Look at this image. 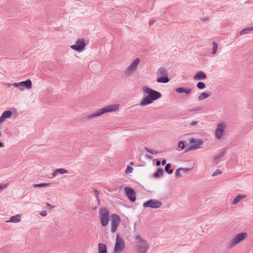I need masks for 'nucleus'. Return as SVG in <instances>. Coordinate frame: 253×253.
I'll return each mask as SVG.
<instances>
[{"label":"nucleus","instance_id":"4","mask_svg":"<svg viewBox=\"0 0 253 253\" xmlns=\"http://www.w3.org/2000/svg\"><path fill=\"white\" fill-rule=\"evenodd\" d=\"M157 75L160 76L157 78V82L161 83H167L169 81L168 73L165 68L161 67L157 71Z\"/></svg>","mask_w":253,"mask_h":253},{"label":"nucleus","instance_id":"24","mask_svg":"<svg viewBox=\"0 0 253 253\" xmlns=\"http://www.w3.org/2000/svg\"><path fill=\"white\" fill-rule=\"evenodd\" d=\"M210 96V94L209 93H207L206 92H202L198 96V100L201 101L204 99L207 98V97H209Z\"/></svg>","mask_w":253,"mask_h":253},{"label":"nucleus","instance_id":"1","mask_svg":"<svg viewBox=\"0 0 253 253\" xmlns=\"http://www.w3.org/2000/svg\"><path fill=\"white\" fill-rule=\"evenodd\" d=\"M142 90L144 92L147 93V95L141 100L140 103L141 106L150 104L154 101L160 98L162 96L160 92L153 89L148 86H144L142 88Z\"/></svg>","mask_w":253,"mask_h":253},{"label":"nucleus","instance_id":"26","mask_svg":"<svg viewBox=\"0 0 253 253\" xmlns=\"http://www.w3.org/2000/svg\"><path fill=\"white\" fill-rule=\"evenodd\" d=\"M165 171L168 174H170L173 172V170L171 169V165L170 164H166L165 168Z\"/></svg>","mask_w":253,"mask_h":253},{"label":"nucleus","instance_id":"27","mask_svg":"<svg viewBox=\"0 0 253 253\" xmlns=\"http://www.w3.org/2000/svg\"><path fill=\"white\" fill-rule=\"evenodd\" d=\"M196 86L199 89H203L206 87V84L204 82H199L197 84Z\"/></svg>","mask_w":253,"mask_h":253},{"label":"nucleus","instance_id":"8","mask_svg":"<svg viewBox=\"0 0 253 253\" xmlns=\"http://www.w3.org/2000/svg\"><path fill=\"white\" fill-rule=\"evenodd\" d=\"M140 63V59L138 58L131 63V64L126 69L125 74L127 76L131 75V73L135 71L137 69V66Z\"/></svg>","mask_w":253,"mask_h":253},{"label":"nucleus","instance_id":"11","mask_svg":"<svg viewBox=\"0 0 253 253\" xmlns=\"http://www.w3.org/2000/svg\"><path fill=\"white\" fill-rule=\"evenodd\" d=\"M125 246V244L124 241L120 237L119 235H117L114 253H119L120 252H122L124 250Z\"/></svg>","mask_w":253,"mask_h":253},{"label":"nucleus","instance_id":"47","mask_svg":"<svg viewBox=\"0 0 253 253\" xmlns=\"http://www.w3.org/2000/svg\"><path fill=\"white\" fill-rule=\"evenodd\" d=\"M97 202H98V204H100V201H99V198L97 199Z\"/></svg>","mask_w":253,"mask_h":253},{"label":"nucleus","instance_id":"13","mask_svg":"<svg viewBox=\"0 0 253 253\" xmlns=\"http://www.w3.org/2000/svg\"><path fill=\"white\" fill-rule=\"evenodd\" d=\"M225 126V125L223 123L217 125L215 131V136L217 139H220L222 137Z\"/></svg>","mask_w":253,"mask_h":253},{"label":"nucleus","instance_id":"38","mask_svg":"<svg viewBox=\"0 0 253 253\" xmlns=\"http://www.w3.org/2000/svg\"><path fill=\"white\" fill-rule=\"evenodd\" d=\"M94 193L95 197H96V199H98V197H99L98 195L99 194L98 191L97 189H94Z\"/></svg>","mask_w":253,"mask_h":253},{"label":"nucleus","instance_id":"29","mask_svg":"<svg viewBox=\"0 0 253 253\" xmlns=\"http://www.w3.org/2000/svg\"><path fill=\"white\" fill-rule=\"evenodd\" d=\"M212 45H213V47H212V51L211 54H214L217 52V50L218 49V44L216 42H213Z\"/></svg>","mask_w":253,"mask_h":253},{"label":"nucleus","instance_id":"25","mask_svg":"<svg viewBox=\"0 0 253 253\" xmlns=\"http://www.w3.org/2000/svg\"><path fill=\"white\" fill-rule=\"evenodd\" d=\"M251 31H253V26L245 28L240 32V34L241 35H245L249 33Z\"/></svg>","mask_w":253,"mask_h":253},{"label":"nucleus","instance_id":"18","mask_svg":"<svg viewBox=\"0 0 253 253\" xmlns=\"http://www.w3.org/2000/svg\"><path fill=\"white\" fill-rule=\"evenodd\" d=\"M12 115V112L11 111H5L3 112L0 117V123L2 122L5 119L9 118Z\"/></svg>","mask_w":253,"mask_h":253},{"label":"nucleus","instance_id":"43","mask_svg":"<svg viewBox=\"0 0 253 253\" xmlns=\"http://www.w3.org/2000/svg\"><path fill=\"white\" fill-rule=\"evenodd\" d=\"M166 163H167V161L165 159H163L161 162V164L163 166L166 165Z\"/></svg>","mask_w":253,"mask_h":253},{"label":"nucleus","instance_id":"33","mask_svg":"<svg viewBox=\"0 0 253 253\" xmlns=\"http://www.w3.org/2000/svg\"><path fill=\"white\" fill-rule=\"evenodd\" d=\"M203 109V107L202 106H198L196 107H195L193 109H191L190 110V112H193V111H201Z\"/></svg>","mask_w":253,"mask_h":253},{"label":"nucleus","instance_id":"9","mask_svg":"<svg viewBox=\"0 0 253 253\" xmlns=\"http://www.w3.org/2000/svg\"><path fill=\"white\" fill-rule=\"evenodd\" d=\"M162 205L161 201L157 199H150L143 203L144 208H150L152 209H158Z\"/></svg>","mask_w":253,"mask_h":253},{"label":"nucleus","instance_id":"48","mask_svg":"<svg viewBox=\"0 0 253 253\" xmlns=\"http://www.w3.org/2000/svg\"><path fill=\"white\" fill-rule=\"evenodd\" d=\"M46 205L47 206H51V205H50L49 203H46Z\"/></svg>","mask_w":253,"mask_h":253},{"label":"nucleus","instance_id":"30","mask_svg":"<svg viewBox=\"0 0 253 253\" xmlns=\"http://www.w3.org/2000/svg\"><path fill=\"white\" fill-rule=\"evenodd\" d=\"M144 149L147 151L148 152L152 154H157L158 153V151H155L152 149L148 148L147 147H144Z\"/></svg>","mask_w":253,"mask_h":253},{"label":"nucleus","instance_id":"28","mask_svg":"<svg viewBox=\"0 0 253 253\" xmlns=\"http://www.w3.org/2000/svg\"><path fill=\"white\" fill-rule=\"evenodd\" d=\"M50 183H41L39 184H36L34 185L35 187H48L50 186Z\"/></svg>","mask_w":253,"mask_h":253},{"label":"nucleus","instance_id":"17","mask_svg":"<svg viewBox=\"0 0 253 253\" xmlns=\"http://www.w3.org/2000/svg\"><path fill=\"white\" fill-rule=\"evenodd\" d=\"M192 89L190 87H177L175 89V91L178 93H185L186 94H189L191 92Z\"/></svg>","mask_w":253,"mask_h":253},{"label":"nucleus","instance_id":"32","mask_svg":"<svg viewBox=\"0 0 253 253\" xmlns=\"http://www.w3.org/2000/svg\"><path fill=\"white\" fill-rule=\"evenodd\" d=\"M178 147L180 148L181 149L183 150L185 148L184 142L183 141H180L178 144Z\"/></svg>","mask_w":253,"mask_h":253},{"label":"nucleus","instance_id":"19","mask_svg":"<svg viewBox=\"0 0 253 253\" xmlns=\"http://www.w3.org/2000/svg\"><path fill=\"white\" fill-rule=\"evenodd\" d=\"M67 172L68 171L65 169H57L52 173V175L53 177H55L58 174H64L67 173Z\"/></svg>","mask_w":253,"mask_h":253},{"label":"nucleus","instance_id":"51","mask_svg":"<svg viewBox=\"0 0 253 253\" xmlns=\"http://www.w3.org/2000/svg\"><path fill=\"white\" fill-rule=\"evenodd\" d=\"M203 21H206L205 19L203 20Z\"/></svg>","mask_w":253,"mask_h":253},{"label":"nucleus","instance_id":"41","mask_svg":"<svg viewBox=\"0 0 253 253\" xmlns=\"http://www.w3.org/2000/svg\"><path fill=\"white\" fill-rule=\"evenodd\" d=\"M155 20H153V19H150L149 21V25L150 26L152 24H153V23L155 22Z\"/></svg>","mask_w":253,"mask_h":253},{"label":"nucleus","instance_id":"5","mask_svg":"<svg viewBox=\"0 0 253 253\" xmlns=\"http://www.w3.org/2000/svg\"><path fill=\"white\" fill-rule=\"evenodd\" d=\"M101 224L102 226H106L109 222V212L106 208H101L99 210Z\"/></svg>","mask_w":253,"mask_h":253},{"label":"nucleus","instance_id":"22","mask_svg":"<svg viewBox=\"0 0 253 253\" xmlns=\"http://www.w3.org/2000/svg\"><path fill=\"white\" fill-rule=\"evenodd\" d=\"M246 197V195H240L239 194L236 196V197L234 198L232 202L233 205H236L237 204L241 199L245 198Z\"/></svg>","mask_w":253,"mask_h":253},{"label":"nucleus","instance_id":"20","mask_svg":"<svg viewBox=\"0 0 253 253\" xmlns=\"http://www.w3.org/2000/svg\"><path fill=\"white\" fill-rule=\"evenodd\" d=\"M21 220V216L19 214H17L14 216H12L8 221L13 223H17L20 222Z\"/></svg>","mask_w":253,"mask_h":253},{"label":"nucleus","instance_id":"2","mask_svg":"<svg viewBox=\"0 0 253 253\" xmlns=\"http://www.w3.org/2000/svg\"><path fill=\"white\" fill-rule=\"evenodd\" d=\"M119 104H111L108 106H106L103 108L100 109L93 113L89 114L85 117L83 118V121H85L86 120H91L95 117L99 116L104 113L111 112L113 111H116L118 110L119 108Z\"/></svg>","mask_w":253,"mask_h":253},{"label":"nucleus","instance_id":"21","mask_svg":"<svg viewBox=\"0 0 253 253\" xmlns=\"http://www.w3.org/2000/svg\"><path fill=\"white\" fill-rule=\"evenodd\" d=\"M99 253H107V246L104 244L100 243L98 244Z\"/></svg>","mask_w":253,"mask_h":253},{"label":"nucleus","instance_id":"39","mask_svg":"<svg viewBox=\"0 0 253 253\" xmlns=\"http://www.w3.org/2000/svg\"><path fill=\"white\" fill-rule=\"evenodd\" d=\"M40 214L41 215H42V216H45L47 214V212L46 211H43L42 212H41Z\"/></svg>","mask_w":253,"mask_h":253},{"label":"nucleus","instance_id":"50","mask_svg":"<svg viewBox=\"0 0 253 253\" xmlns=\"http://www.w3.org/2000/svg\"><path fill=\"white\" fill-rule=\"evenodd\" d=\"M130 164L131 165H133V162H131V163H130Z\"/></svg>","mask_w":253,"mask_h":253},{"label":"nucleus","instance_id":"46","mask_svg":"<svg viewBox=\"0 0 253 253\" xmlns=\"http://www.w3.org/2000/svg\"><path fill=\"white\" fill-rule=\"evenodd\" d=\"M4 146V144L2 142H0V148H2Z\"/></svg>","mask_w":253,"mask_h":253},{"label":"nucleus","instance_id":"40","mask_svg":"<svg viewBox=\"0 0 253 253\" xmlns=\"http://www.w3.org/2000/svg\"><path fill=\"white\" fill-rule=\"evenodd\" d=\"M191 170V169L189 168H182V169H181V170L184 171L185 172H187Z\"/></svg>","mask_w":253,"mask_h":253},{"label":"nucleus","instance_id":"15","mask_svg":"<svg viewBox=\"0 0 253 253\" xmlns=\"http://www.w3.org/2000/svg\"><path fill=\"white\" fill-rule=\"evenodd\" d=\"M149 247V243L147 241H144L143 243L137 245L138 253H146Z\"/></svg>","mask_w":253,"mask_h":253},{"label":"nucleus","instance_id":"36","mask_svg":"<svg viewBox=\"0 0 253 253\" xmlns=\"http://www.w3.org/2000/svg\"><path fill=\"white\" fill-rule=\"evenodd\" d=\"M136 239L139 241L141 243H143L144 241H147L146 240L143 239L140 235H137L136 237Z\"/></svg>","mask_w":253,"mask_h":253},{"label":"nucleus","instance_id":"3","mask_svg":"<svg viewBox=\"0 0 253 253\" xmlns=\"http://www.w3.org/2000/svg\"><path fill=\"white\" fill-rule=\"evenodd\" d=\"M247 237V234L246 233L242 232L237 234L233 239L226 243V247L229 249L234 247L236 245L244 240Z\"/></svg>","mask_w":253,"mask_h":253},{"label":"nucleus","instance_id":"35","mask_svg":"<svg viewBox=\"0 0 253 253\" xmlns=\"http://www.w3.org/2000/svg\"><path fill=\"white\" fill-rule=\"evenodd\" d=\"M133 170V169L132 167H131L129 166H128L125 170V172L126 174H128L129 173H131Z\"/></svg>","mask_w":253,"mask_h":253},{"label":"nucleus","instance_id":"37","mask_svg":"<svg viewBox=\"0 0 253 253\" xmlns=\"http://www.w3.org/2000/svg\"><path fill=\"white\" fill-rule=\"evenodd\" d=\"M221 173V171L219 169H216L212 174V176H216Z\"/></svg>","mask_w":253,"mask_h":253},{"label":"nucleus","instance_id":"49","mask_svg":"<svg viewBox=\"0 0 253 253\" xmlns=\"http://www.w3.org/2000/svg\"><path fill=\"white\" fill-rule=\"evenodd\" d=\"M2 136V133L0 131V137Z\"/></svg>","mask_w":253,"mask_h":253},{"label":"nucleus","instance_id":"10","mask_svg":"<svg viewBox=\"0 0 253 253\" xmlns=\"http://www.w3.org/2000/svg\"><path fill=\"white\" fill-rule=\"evenodd\" d=\"M10 85H11V84H10ZM12 85L15 87L20 86L19 89L21 91H23L24 90L23 87H25L28 89L32 88V81L30 79H28L25 81H22L19 83H15L12 84Z\"/></svg>","mask_w":253,"mask_h":253},{"label":"nucleus","instance_id":"34","mask_svg":"<svg viewBox=\"0 0 253 253\" xmlns=\"http://www.w3.org/2000/svg\"><path fill=\"white\" fill-rule=\"evenodd\" d=\"M181 169H182V168H180L177 169L175 171V176L177 177H181V175L180 173L179 172V171L181 170Z\"/></svg>","mask_w":253,"mask_h":253},{"label":"nucleus","instance_id":"6","mask_svg":"<svg viewBox=\"0 0 253 253\" xmlns=\"http://www.w3.org/2000/svg\"><path fill=\"white\" fill-rule=\"evenodd\" d=\"M189 142L191 144L189 147L185 150V152L191 150L200 148L204 142L201 139H195L194 138L192 137L189 139Z\"/></svg>","mask_w":253,"mask_h":253},{"label":"nucleus","instance_id":"14","mask_svg":"<svg viewBox=\"0 0 253 253\" xmlns=\"http://www.w3.org/2000/svg\"><path fill=\"white\" fill-rule=\"evenodd\" d=\"M124 190L128 199L132 202H135L136 200V193L134 190L131 188L126 187Z\"/></svg>","mask_w":253,"mask_h":253},{"label":"nucleus","instance_id":"16","mask_svg":"<svg viewBox=\"0 0 253 253\" xmlns=\"http://www.w3.org/2000/svg\"><path fill=\"white\" fill-rule=\"evenodd\" d=\"M206 74L202 71L198 72L193 77V79L195 80H203L206 79Z\"/></svg>","mask_w":253,"mask_h":253},{"label":"nucleus","instance_id":"23","mask_svg":"<svg viewBox=\"0 0 253 253\" xmlns=\"http://www.w3.org/2000/svg\"><path fill=\"white\" fill-rule=\"evenodd\" d=\"M164 174V170L163 169L159 168L154 173L153 177L155 178H158L161 176H162Z\"/></svg>","mask_w":253,"mask_h":253},{"label":"nucleus","instance_id":"12","mask_svg":"<svg viewBox=\"0 0 253 253\" xmlns=\"http://www.w3.org/2000/svg\"><path fill=\"white\" fill-rule=\"evenodd\" d=\"M85 46V41L83 39H78L75 44L71 45V48L78 52L82 51Z\"/></svg>","mask_w":253,"mask_h":253},{"label":"nucleus","instance_id":"44","mask_svg":"<svg viewBox=\"0 0 253 253\" xmlns=\"http://www.w3.org/2000/svg\"><path fill=\"white\" fill-rule=\"evenodd\" d=\"M6 186V185H0V190L5 188Z\"/></svg>","mask_w":253,"mask_h":253},{"label":"nucleus","instance_id":"45","mask_svg":"<svg viewBox=\"0 0 253 253\" xmlns=\"http://www.w3.org/2000/svg\"><path fill=\"white\" fill-rule=\"evenodd\" d=\"M156 164L157 166H159L161 164V162L159 160H157Z\"/></svg>","mask_w":253,"mask_h":253},{"label":"nucleus","instance_id":"7","mask_svg":"<svg viewBox=\"0 0 253 253\" xmlns=\"http://www.w3.org/2000/svg\"><path fill=\"white\" fill-rule=\"evenodd\" d=\"M111 221V231L112 233H114L116 231L118 226L120 224L121 221L120 217L117 214H112L110 215Z\"/></svg>","mask_w":253,"mask_h":253},{"label":"nucleus","instance_id":"31","mask_svg":"<svg viewBox=\"0 0 253 253\" xmlns=\"http://www.w3.org/2000/svg\"><path fill=\"white\" fill-rule=\"evenodd\" d=\"M226 150H223L221 152H220L219 154L215 157V159H219L222 157H223L225 154Z\"/></svg>","mask_w":253,"mask_h":253},{"label":"nucleus","instance_id":"42","mask_svg":"<svg viewBox=\"0 0 253 253\" xmlns=\"http://www.w3.org/2000/svg\"><path fill=\"white\" fill-rule=\"evenodd\" d=\"M197 124V122L196 121H193L191 123V124H190V126H195Z\"/></svg>","mask_w":253,"mask_h":253}]
</instances>
